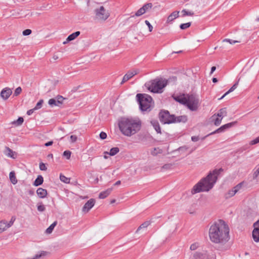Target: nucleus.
Listing matches in <instances>:
<instances>
[{
	"instance_id": "obj_1",
	"label": "nucleus",
	"mask_w": 259,
	"mask_h": 259,
	"mask_svg": "<svg viewBox=\"0 0 259 259\" xmlns=\"http://www.w3.org/2000/svg\"><path fill=\"white\" fill-rule=\"evenodd\" d=\"M229 228L226 222L220 220L210 227L209 236L210 240L215 243H224L229 240Z\"/></svg>"
},
{
	"instance_id": "obj_2",
	"label": "nucleus",
	"mask_w": 259,
	"mask_h": 259,
	"mask_svg": "<svg viewBox=\"0 0 259 259\" xmlns=\"http://www.w3.org/2000/svg\"><path fill=\"white\" fill-rule=\"evenodd\" d=\"M223 169H215L210 171L206 177L203 178L200 181L196 184L193 188L191 192L193 194L203 191H208L212 188L216 183L218 177Z\"/></svg>"
},
{
	"instance_id": "obj_3",
	"label": "nucleus",
	"mask_w": 259,
	"mask_h": 259,
	"mask_svg": "<svg viewBox=\"0 0 259 259\" xmlns=\"http://www.w3.org/2000/svg\"><path fill=\"white\" fill-rule=\"evenodd\" d=\"M142 122L139 119L132 118H122L118 123L121 133L125 136L130 137L139 131Z\"/></svg>"
},
{
	"instance_id": "obj_4",
	"label": "nucleus",
	"mask_w": 259,
	"mask_h": 259,
	"mask_svg": "<svg viewBox=\"0 0 259 259\" xmlns=\"http://www.w3.org/2000/svg\"><path fill=\"white\" fill-rule=\"evenodd\" d=\"M174 99L180 103L186 105L191 111H196L198 108L199 100L195 95L180 96Z\"/></svg>"
},
{
	"instance_id": "obj_5",
	"label": "nucleus",
	"mask_w": 259,
	"mask_h": 259,
	"mask_svg": "<svg viewBox=\"0 0 259 259\" xmlns=\"http://www.w3.org/2000/svg\"><path fill=\"white\" fill-rule=\"evenodd\" d=\"M168 83V80L165 78H156L147 82L145 85L151 92L159 93L162 92V89L165 87Z\"/></svg>"
},
{
	"instance_id": "obj_6",
	"label": "nucleus",
	"mask_w": 259,
	"mask_h": 259,
	"mask_svg": "<svg viewBox=\"0 0 259 259\" xmlns=\"http://www.w3.org/2000/svg\"><path fill=\"white\" fill-rule=\"evenodd\" d=\"M136 99L142 111L150 112L152 110L153 99L150 95L146 94H137Z\"/></svg>"
},
{
	"instance_id": "obj_7",
	"label": "nucleus",
	"mask_w": 259,
	"mask_h": 259,
	"mask_svg": "<svg viewBox=\"0 0 259 259\" xmlns=\"http://www.w3.org/2000/svg\"><path fill=\"white\" fill-rule=\"evenodd\" d=\"M95 18L98 21H105L110 16V13L103 6H100L94 10Z\"/></svg>"
},
{
	"instance_id": "obj_8",
	"label": "nucleus",
	"mask_w": 259,
	"mask_h": 259,
	"mask_svg": "<svg viewBox=\"0 0 259 259\" xmlns=\"http://www.w3.org/2000/svg\"><path fill=\"white\" fill-rule=\"evenodd\" d=\"M159 119L163 124H170L175 122V116L170 115L167 110H162L159 113Z\"/></svg>"
},
{
	"instance_id": "obj_9",
	"label": "nucleus",
	"mask_w": 259,
	"mask_h": 259,
	"mask_svg": "<svg viewBox=\"0 0 259 259\" xmlns=\"http://www.w3.org/2000/svg\"><path fill=\"white\" fill-rule=\"evenodd\" d=\"M243 182H240L236 186L233 187L232 190H229L224 194V197L227 199L233 197L242 187Z\"/></svg>"
},
{
	"instance_id": "obj_10",
	"label": "nucleus",
	"mask_w": 259,
	"mask_h": 259,
	"mask_svg": "<svg viewBox=\"0 0 259 259\" xmlns=\"http://www.w3.org/2000/svg\"><path fill=\"white\" fill-rule=\"evenodd\" d=\"M194 259H215L214 254L211 255L206 252H196L193 255Z\"/></svg>"
},
{
	"instance_id": "obj_11",
	"label": "nucleus",
	"mask_w": 259,
	"mask_h": 259,
	"mask_svg": "<svg viewBox=\"0 0 259 259\" xmlns=\"http://www.w3.org/2000/svg\"><path fill=\"white\" fill-rule=\"evenodd\" d=\"M254 229L252 231V238L253 240L259 242V220L253 224Z\"/></svg>"
},
{
	"instance_id": "obj_12",
	"label": "nucleus",
	"mask_w": 259,
	"mask_h": 259,
	"mask_svg": "<svg viewBox=\"0 0 259 259\" xmlns=\"http://www.w3.org/2000/svg\"><path fill=\"white\" fill-rule=\"evenodd\" d=\"M12 94V90L8 87H6L2 90L0 96L4 100H7Z\"/></svg>"
},
{
	"instance_id": "obj_13",
	"label": "nucleus",
	"mask_w": 259,
	"mask_h": 259,
	"mask_svg": "<svg viewBox=\"0 0 259 259\" xmlns=\"http://www.w3.org/2000/svg\"><path fill=\"white\" fill-rule=\"evenodd\" d=\"M95 200L93 198L90 199L82 207V211L88 212L95 205Z\"/></svg>"
},
{
	"instance_id": "obj_14",
	"label": "nucleus",
	"mask_w": 259,
	"mask_h": 259,
	"mask_svg": "<svg viewBox=\"0 0 259 259\" xmlns=\"http://www.w3.org/2000/svg\"><path fill=\"white\" fill-rule=\"evenodd\" d=\"M233 124H234V123L233 122H231V123H228L222 125V126H221L218 129H217L215 131H214V132H213L210 133L209 134L207 135V136H208L211 135H213L214 134L220 133L223 132L226 130L231 127Z\"/></svg>"
},
{
	"instance_id": "obj_15",
	"label": "nucleus",
	"mask_w": 259,
	"mask_h": 259,
	"mask_svg": "<svg viewBox=\"0 0 259 259\" xmlns=\"http://www.w3.org/2000/svg\"><path fill=\"white\" fill-rule=\"evenodd\" d=\"M36 194L39 198H45L48 194V192L46 189L38 188L36 190Z\"/></svg>"
},
{
	"instance_id": "obj_16",
	"label": "nucleus",
	"mask_w": 259,
	"mask_h": 259,
	"mask_svg": "<svg viewBox=\"0 0 259 259\" xmlns=\"http://www.w3.org/2000/svg\"><path fill=\"white\" fill-rule=\"evenodd\" d=\"M151 124L156 131L157 134H161V127L158 121L156 120H152L151 121Z\"/></svg>"
},
{
	"instance_id": "obj_17",
	"label": "nucleus",
	"mask_w": 259,
	"mask_h": 259,
	"mask_svg": "<svg viewBox=\"0 0 259 259\" xmlns=\"http://www.w3.org/2000/svg\"><path fill=\"white\" fill-rule=\"evenodd\" d=\"M240 79H241V76L239 77V78L238 79V80L233 84V85L229 90V91H227L222 97L219 98V100H221V99H223L228 94H229L230 93H231V92H233L234 90H235L237 88Z\"/></svg>"
},
{
	"instance_id": "obj_18",
	"label": "nucleus",
	"mask_w": 259,
	"mask_h": 259,
	"mask_svg": "<svg viewBox=\"0 0 259 259\" xmlns=\"http://www.w3.org/2000/svg\"><path fill=\"white\" fill-rule=\"evenodd\" d=\"M80 33V31H76V32L71 34L67 37V38L66 39V41H64L63 42V44H65L66 43H67V42H68V41H70L75 39L77 36H78L79 35Z\"/></svg>"
},
{
	"instance_id": "obj_19",
	"label": "nucleus",
	"mask_w": 259,
	"mask_h": 259,
	"mask_svg": "<svg viewBox=\"0 0 259 259\" xmlns=\"http://www.w3.org/2000/svg\"><path fill=\"white\" fill-rule=\"evenodd\" d=\"M112 188H108L106 190L101 192L99 195L100 199H104L107 197L112 192Z\"/></svg>"
},
{
	"instance_id": "obj_20",
	"label": "nucleus",
	"mask_w": 259,
	"mask_h": 259,
	"mask_svg": "<svg viewBox=\"0 0 259 259\" xmlns=\"http://www.w3.org/2000/svg\"><path fill=\"white\" fill-rule=\"evenodd\" d=\"M175 120V122L174 123H176V122H183V123H185L187 120H188V118H187V116L186 115H181V116H175V119H174Z\"/></svg>"
},
{
	"instance_id": "obj_21",
	"label": "nucleus",
	"mask_w": 259,
	"mask_h": 259,
	"mask_svg": "<svg viewBox=\"0 0 259 259\" xmlns=\"http://www.w3.org/2000/svg\"><path fill=\"white\" fill-rule=\"evenodd\" d=\"M179 11H174L167 17V21L169 22L172 21L174 19L179 17Z\"/></svg>"
},
{
	"instance_id": "obj_22",
	"label": "nucleus",
	"mask_w": 259,
	"mask_h": 259,
	"mask_svg": "<svg viewBox=\"0 0 259 259\" xmlns=\"http://www.w3.org/2000/svg\"><path fill=\"white\" fill-rule=\"evenodd\" d=\"M119 149L118 147H113L110 149L109 152L105 151V152H104V154H108L110 156H114L117 153H118L119 152Z\"/></svg>"
},
{
	"instance_id": "obj_23",
	"label": "nucleus",
	"mask_w": 259,
	"mask_h": 259,
	"mask_svg": "<svg viewBox=\"0 0 259 259\" xmlns=\"http://www.w3.org/2000/svg\"><path fill=\"white\" fill-rule=\"evenodd\" d=\"M44 182V178L42 176L38 175L34 182H33V185L35 186H38L41 185Z\"/></svg>"
},
{
	"instance_id": "obj_24",
	"label": "nucleus",
	"mask_w": 259,
	"mask_h": 259,
	"mask_svg": "<svg viewBox=\"0 0 259 259\" xmlns=\"http://www.w3.org/2000/svg\"><path fill=\"white\" fill-rule=\"evenodd\" d=\"M7 228H9L7 222L5 220L0 221V233H2Z\"/></svg>"
},
{
	"instance_id": "obj_25",
	"label": "nucleus",
	"mask_w": 259,
	"mask_h": 259,
	"mask_svg": "<svg viewBox=\"0 0 259 259\" xmlns=\"http://www.w3.org/2000/svg\"><path fill=\"white\" fill-rule=\"evenodd\" d=\"M133 77V75L131 74V72L128 71L123 76L122 80L120 83L123 84L124 82L130 79Z\"/></svg>"
},
{
	"instance_id": "obj_26",
	"label": "nucleus",
	"mask_w": 259,
	"mask_h": 259,
	"mask_svg": "<svg viewBox=\"0 0 259 259\" xmlns=\"http://www.w3.org/2000/svg\"><path fill=\"white\" fill-rule=\"evenodd\" d=\"M259 143V136L256 138L255 139L251 140L249 142V144H246L244 146V150L247 149L250 145H255Z\"/></svg>"
},
{
	"instance_id": "obj_27",
	"label": "nucleus",
	"mask_w": 259,
	"mask_h": 259,
	"mask_svg": "<svg viewBox=\"0 0 259 259\" xmlns=\"http://www.w3.org/2000/svg\"><path fill=\"white\" fill-rule=\"evenodd\" d=\"M10 180L11 183L15 185L17 183V179L15 176V173L14 171H12L9 174Z\"/></svg>"
},
{
	"instance_id": "obj_28",
	"label": "nucleus",
	"mask_w": 259,
	"mask_h": 259,
	"mask_svg": "<svg viewBox=\"0 0 259 259\" xmlns=\"http://www.w3.org/2000/svg\"><path fill=\"white\" fill-rule=\"evenodd\" d=\"M4 153L8 156L14 158V152L9 147H5Z\"/></svg>"
},
{
	"instance_id": "obj_29",
	"label": "nucleus",
	"mask_w": 259,
	"mask_h": 259,
	"mask_svg": "<svg viewBox=\"0 0 259 259\" xmlns=\"http://www.w3.org/2000/svg\"><path fill=\"white\" fill-rule=\"evenodd\" d=\"M217 116L222 118H223L224 116H227L226 108H223L221 109L217 113Z\"/></svg>"
},
{
	"instance_id": "obj_30",
	"label": "nucleus",
	"mask_w": 259,
	"mask_h": 259,
	"mask_svg": "<svg viewBox=\"0 0 259 259\" xmlns=\"http://www.w3.org/2000/svg\"><path fill=\"white\" fill-rule=\"evenodd\" d=\"M24 121V119L22 117H19L16 120L12 122V124L16 126H20L22 124Z\"/></svg>"
},
{
	"instance_id": "obj_31",
	"label": "nucleus",
	"mask_w": 259,
	"mask_h": 259,
	"mask_svg": "<svg viewBox=\"0 0 259 259\" xmlns=\"http://www.w3.org/2000/svg\"><path fill=\"white\" fill-rule=\"evenodd\" d=\"M150 224V222L149 221L145 222L138 227L136 231V233H138L139 231L142 229H146Z\"/></svg>"
},
{
	"instance_id": "obj_32",
	"label": "nucleus",
	"mask_w": 259,
	"mask_h": 259,
	"mask_svg": "<svg viewBox=\"0 0 259 259\" xmlns=\"http://www.w3.org/2000/svg\"><path fill=\"white\" fill-rule=\"evenodd\" d=\"M57 222L55 221L53 224H52L46 230V233L47 234H50L54 230L55 227L57 225Z\"/></svg>"
},
{
	"instance_id": "obj_33",
	"label": "nucleus",
	"mask_w": 259,
	"mask_h": 259,
	"mask_svg": "<svg viewBox=\"0 0 259 259\" xmlns=\"http://www.w3.org/2000/svg\"><path fill=\"white\" fill-rule=\"evenodd\" d=\"M58 106H60L63 103V101L65 98H63L62 96L58 95L56 98Z\"/></svg>"
},
{
	"instance_id": "obj_34",
	"label": "nucleus",
	"mask_w": 259,
	"mask_h": 259,
	"mask_svg": "<svg viewBox=\"0 0 259 259\" xmlns=\"http://www.w3.org/2000/svg\"><path fill=\"white\" fill-rule=\"evenodd\" d=\"M215 117V114H214L212 116V120H214V125L218 126L221 124L222 118H220L219 117H216L215 118H214Z\"/></svg>"
},
{
	"instance_id": "obj_35",
	"label": "nucleus",
	"mask_w": 259,
	"mask_h": 259,
	"mask_svg": "<svg viewBox=\"0 0 259 259\" xmlns=\"http://www.w3.org/2000/svg\"><path fill=\"white\" fill-rule=\"evenodd\" d=\"M152 3H147L145 4L142 8L143 10L144 11V12L146 13V12L148 11L150 9H151L152 7Z\"/></svg>"
},
{
	"instance_id": "obj_36",
	"label": "nucleus",
	"mask_w": 259,
	"mask_h": 259,
	"mask_svg": "<svg viewBox=\"0 0 259 259\" xmlns=\"http://www.w3.org/2000/svg\"><path fill=\"white\" fill-rule=\"evenodd\" d=\"M56 98L50 99L48 101V104L51 107L58 106Z\"/></svg>"
},
{
	"instance_id": "obj_37",
	"label": "nucleus",
	"mask_w": 259,
	"mask_h": 259,
	"mask_svg": "<svg viewBox=\"0 0 259 259\" xmlns=\"http://www.w3.org/2000/svg\"><path fill=\"white\" fill-rule=\"evenodd\" d=\"M47 252L45 251H41L39 254H36L33 257L30 258L29 259H38L41 256H45Z\"/></svg>"
},
{
	"instance_id": "obj_38",
	"label": "nucleus",
	"mask_w": 259,
	"mask_h": 259,
	"mask_svg": "<svg viewBox=\"0 0 259 259\" xmlns=\"http://www.w3.org/2000/svg\"><path fill=\"white\" fill-rule=\"evenodd\" d=\"M182 13H183V17H185L186 16H193L194 13L193 12L187 11L186 10L184 9L182 11Z\"/></svg>"
},
{
	"instance_id": "obj_39",
	"label": "nucleus",
	"mask_w": 259,
	"mask_h": 259,
	"mask_svg": "<svg viewBox=\"0 0 259 259\" xmlns=\"http://www.w3.org/2000/svg\"><path fill=\"white\" fill-rule=\"evenodd\" d=\"M60 179L62 182H63L65 183H66V184H68L70 182L69 178H68L66 177H65V176L61 175V174L60 176Z\"/></svg>"
},
{
	"instance_id": "obj_40",
	"label": "nucleus",
	"mask_w": 259,
	"mask_h": 259,
	"mask_svg": "<svg viewBox=\"0 0 259 259\" xmlns=\"http://www.w3.org/2000/svg\"><path fill=\"white\" fill-rule=\"evenodd\" d=\"M44 103V100L42 99L40 100L35 106L34 107V109L35 110L40 109L42 107V104Z\"/></svg>"
},
{
	"instance_id": "obj_41",
	"label": "nucleus",
	"mask_w": 259,
	"mask_h": 259,
	"mask_svg": "<svg viewBox=\"0 0 259 259\" xmlns=\"http://www.w3.org/2000/svg\"><path fill=\"white\" fill-rule=\"evenodd\" d=\"M191 25V22H188L186 23L181 24L180 26V27L181 29H186L189 28Z\"/></svg>"
},
{
	"instance_id": "obj_42",
	"label": "nucleus",
	"mask_w": 259,
	"mask_h": 259,
	"mask_svg": "<svg viewBox=\"0 0 259 259\" xmlns=\"http://www.w3.org/2000/svg\"><path fill=\"white\" fill-rule=\"evenodd\" d=\"M21 92H22V89L20 87H19L15 89L13 96H18V95H19L21 94Z\"/></svg>"
},
{
	"instance_id": "obj_43",
	"label": "nucleus",
	"mask_w": 259,
	"mask_h": 259,
	"mask_svg": "<svg viewBox=\"0 0 259 259\" xmlns=\"http://www.w3.org/2000/svg\"><path fill=\"white\" fill-rule=\"evenodd\" d=\"M145 12H144V11L143 10L142 8H141L140 9H139L137 12L136 13H135V16H137V17H139V16H140L141 15H142L143 14H144Z\"/></svg>"
},
{
	"instance_id": "obj_44",
	"label": "nucleus",
	"mask_w": 259,
	"mask_h": 259,
	"mask_svg": "<svg viewBox=\"0 0 259 259\" xmlns=\"http://www.w3.org/2000/svg\"><path fill=\"white\" fill-rule=\"evenodd\" d=\"M37 210L39 211L42 212L45 210V206L44 205L42 204L41 203H40L39 205H37Z\"/></svg>"
},
{
	"instance_id": "obj_45",
	"label": "nucleus",
	"mask_w": 259,
	"mask_h": 259,
	"mask_svg": "<svg viewBox=\"0 0 259 259\" xmlns=\"http://www.w3.org/2000/svg\"><path fill=\"white\" fill-rule=\"evenodd\" d=\"M223 42H228L229 44H230L231 45H233V44H235L236 42H238L239 41H237V40H233L232 39H229V38H225L224 40H223Z\"/></svg>"
},
{
	"instance_id": "obj_46",
	"label": "nucleus",
	"mask_w": 259,
	"mask_h": 259,
	"mask_svg": "<svg viewBox=\"0 0 259 259\" xmlns=\"http://www.w3.org/2000/svg\"><path fill=\"white\" fill-rule=\"evenodd\" d=\"M259 175V166L256 168V169L254 171L252 176L253 179H256L258 176Z\"/></svg>"
},
{
	"instance_id": "obj_47",
	"label": "nucleus",
	"mask_w": 259,
	"mask_h": 259,
	"mask_svg": "<svg viewBox=\"0 0 259 259\" xmlns=\"http://www.w3.org/2000/svg\"><path fill=\"white\" fill-rule=\"evenodd\" d=\"M63 156L66 157L67 159H70L71 156V152L68 150L65 151L63 153Z\"/></svg>"
},
{
	"instance_id": "obj_48",
	"label": "nucleus",
	"mask_w": 259,
	"mask_h": 259,
	"mask_svg": "<svg viewBox=\"0 0 259 259\" xmlns=\"http://www.w3.org/2000/svg\"><path fill=\"white\" fill-rule=\"evenodd\" d=\"M15 220H16L15 217L13 216L11 218L10 221L9 223L7 222V224H8L9 228L11 227L13 225L14 222H15Z\"/></svg>"
},
{
	"instance_id": "obj_49",
	"label": "nucleus",
	"mask_w": 259,
	"mask_h": 259,
	"mask_svg": "<svg viewBox=\"0 0 259 259\" xmlns=\"http://www.w3.org/2000/svg\"><path fill=\"white\" fill-rule=\"evenodd\" d=\"M31 32H32L31 30H30L29 29H27L24 30L23 31L22 33H23V35L27 36V35L30 34L31 33Z\"/></svg>"
},
{
	"instance_id": "obj_50",
	"label": "nucleus",
	"mask_w": 259,
	"mask_h": 259,
	"mask_svg": "<svg viewBox=\"0 0 259 259\" xmlns=\"http://www.w3.org/2000/svg\"><path fill=\"white\" fill-rule=\"evenodd\" d=\"M39 169L41 170H46L47 169V167L46 166L45 164L42 162H40L39 163Z\"/></svg>"
},
{
	"instance_id": "obj_51",
	"label": "nucleus",
	"mask_w": 259,
	"mask_h": 259,
	"mask_svg": "<svg viewBox=\"0 0 259 259\" xmlns=\"http://www.w3.org/2000/svg\"><path fill=\"white\" fill-rule=\"evenodd\" d=\"M145 23L147 25V26L148 27L149 31L150 32H151L152 31V29H153V26L151 25L150 23L148 20H146L145 21Z\"/></svg>"
},
{
	"instance_id": "obj_52",
	"label": "nucleus",
	"mask_w": 259,
	"mask_h": 259,
	"mask_svg": "<svg viewBox=\"0 0 259 259\" xmlns=\"http://www.w3.org/2000/svg\"><path fill=\"white\" fill-rule=\"evenodd\" d=\"M100 138L102 140H104L107 138V134L104 132H102L100 134Z\"/></svg>"
},
{
	"instance_id": "obj_53",
	"label": "nucleus",
	"mask_w": 259,
	"mask_h": 259,
	"mask_svg": "<svg viewBox=\"0 0 259 259\" xmlns=\"http://www.w3.org/2000/svg\"><path fill=\"white\" fill-rule=\"evenodd\" d=\"M198 246V245L197 243H194V244H192V245H191L190 248L192 250H194L197 249Z\"/></svg>"
},
{
	"instance_id": "obj_54",
	"label": "nucleus",
	"mask_w": 259,
	"mask_h": 259,
	"mask_svg": "<svg viewBox=\"0 0 259 259\" xmlns=\"http://www.w3.org/2000/svg\"><path fill=\"white\" fill-rule=\"evenodd\" d=\"M70 138L71 142L72 143H74V142H76V141L77 140V137L75 135H71L70 137Z\"/></svg>"
},
{
	"instance_id": "obj_55",
	"label": "nucleus",
	"mask_w": 259,
	"mask_h": 259,
	"mask_svg": "<svg viewBox=\"0 0 259 259\" xmlns=\"http://www.w3.org/2000/svg\"><path fill=\"white\" fill-rule=\"evenodd\" d=\"M129 72H131V74L133 75V76L137 75L139 73V70L138 69H136L133 71H129Z\"/></svg>"
},
{
	"instance_id": "obj_56",
	"label": "nucleus",
	"mask_w": 259,
	"mask_h": 259,
	"mask_svg": "<svg viewBox=\"0 0 259 259\" xmlns=\"http://www.w3.org/2000/svg\"><path fill=\"white\" fill-rule=\"evenodd\" d=\"M171 164H164V165H163L162 168L163 169H169L171 167Z\"/></svg>"
},
{
	"instance_id": "obj_57",
	"label": "nucleus",
	"mask_w": 259,
	"mask_h": 259,
	"mask_svg": "<svg viewBox=\"0 0 259 259\" xmlns=\"http://www.w3.org/2000/svg\"><path fill=\"white\" fill-rule=\"evenodd\" d=\"M199 138L198 136H192L191 137V140L193 142H197L199 140Z\"/></svg>"
},
{
	"instance_id": "obj_58",
	"label": "nucleus",
	"mask_w": 259,
	"mask_h": 259,
	"mask_svg": "<svg viewBox=\"0 0 259 259\" xmlns=\"http://www.w3.org/2000/svg\"><path fill=\"white\" fill-rule=\"evenodd\" d=\"M35 110L34 109V108L30 109V110L27 111V114L28 115H31L34 112V111Z\"/></svg>"
},
{
	"instance_id": "obj_59",
	"label": "nucleus",
	"mask_w": 259,
	"mask_h": 259,
	"mask_svg": "<svg viewBox=\"0 0 259 259\" xmlns=\"http://www.w3.org/2000/svg\"><path fill=\"white\" fill-rule=\"evenodd\" d=\"M53 143V142L52 141H49L48 142H47L45 144V146L46 147H48L50 146H51Z\"/></svg>"
},
{
	"instance_id": "obj_60",
	"label": "nucleus",
	"mask_w": 259,
	"mask_h": 259,
	"mask_svg": "<svg viewBox=\"0 0 259 259\" xmlns=\"http://www.w3.org/2000/svg\"><path fill=\"white\" fill-rule=\"evenodd\" d=\"M156 148H154L151 152V153L152 155H156L157 154V153L156 152Z\"/></svg>"
},
{
	"instance_id": "obj_61",
	"label": "nucleus",
	"mask_w": 259,
	"mask_h": 259,
	"mask_svg": "<svg viewBox=\"0 0 259 259\" xmlns=\"http://www.w3.org/2000/svg\"><path fill=\"white\" fill-rule=\"evenodd\" d=\"M216 69V67L215 66H212L211 68L210 74H212Z\"/></svg>"
},
{
	"instance_id": "obj_62",
	"label": "nucleus",
	"mask_w": 259,
	"mask_h": 259,
	"mask_svg": "<svg viewBox=\"0 0 259 259\" xmlns=\"http://www.w3.org/2000/svg\"><path fill=\"white\" fill-rule=\"evenodd\" d=\"M188 148H186V147H181L180 148H179V150L180 151H182V150H186Z\"/></svg>"
},
{
	"instance_id": "obj_63",
	"label": "nucleus",
	"mask_w": 259,
	"mask_h": 259,
	"mask_svg": "<svg viewBox=\"0 0 259 259\" xmlns=\"http://www.w3.org/2000/svg\"><path fill=\"white\" fill-rule=\"evenodd\" d=\"M212 82L213 83H216L218 82V79L215 77H213L212 79Z\"/></svg>"
},
{
	"instance_id": "obj_64",
	"label": "nucleus",
	"mask_w": 259,
	"mask_h": 259,
	"mask_svg": "<svg viewBox=\"0 0 259 259\" xmlns=\"http://www.w3.org/2000/svg\"><path fill=\"white\" fill-rule=\"evenodd\" d=\"M121 184V181H117L114 184V186H117V185H119Z\"/></svg>"
}]
</instances>
